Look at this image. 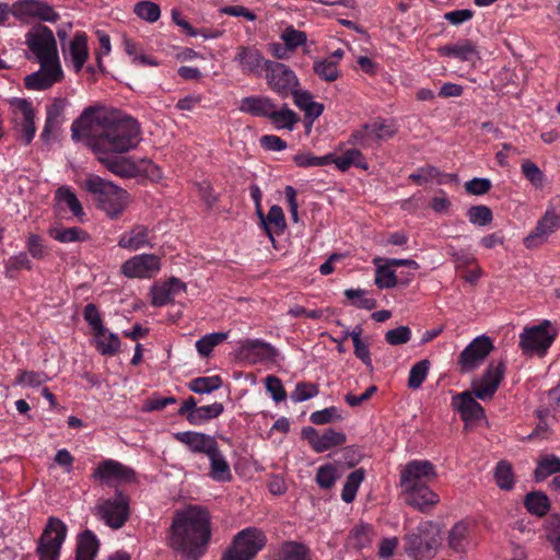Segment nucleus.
<instances>
[{"label": "nucleus", "instance_id": "603ef678", "mask_svg": "<svg viewBox=\"0 0 560 560\" xmlns=\"http://www.w3.org/2000/svg\"><path fill=\"white\" fill-rule=\"evenodd\" d=\"M339 478L340 474L337 467L331 464H326L317 469L315 480L322 489H329Z\"/></svg>", "mask_w": 560, "mask_h": 560}, {"label": "nucleus", "instance_id": "a878e982", "mask_svg": "<svg viewBox=\"0 0 560 560\" xmlns=\"http://www.w3.org/2000/svg\"><path fill=\"white\" fill-rule=\"evenodd\" d=\"M427 526L429 524L421 525L419 533H411L406 537V549L415 560H430L435 553L434 539L421 535Z\"/></svg>", "mask_w": 560, "mask_h": 560}, {"label": "nucleus", "instance_id": "f03ea898", "mask_svg": "<svg viewBox=\"0 0 560 560\" xmlns=\"http://www.w3.org/2000/svg\"><path fill=\"white\" fill-rule=\"evenodd\" d=\"M211 536L209 512L199 505H189L175 512L167 545L186 560H199L206 553Z\"/></svg>", "mask_w": 560, "mask_h": 560}, {"label": "nucleus", "instance_id": "1a4fd4ad", "mask_svg": "<svg viewBox=\"0 0 560 560\" xmlns=\"http://www.w3.org/2000/svg\"><path fill=\"white\" fill-rule=\"evenodd\" d=\"M94 514L107 526L118 529L129 516L128 498L118 492L114 498L101 500L94 508Z\"/></svg>", "mask_w": 560, "mask_h": 560}, {"label": "nucleus", "instance_id": "e2e57ef3", "mask_svg": "<svg viewBox=\"0 0 560 560\" xmlns=\"http://www.w3.org/2000/svg\"><path fill=\"white\" fill-rule=\"evenodd\" d=\"M468 219L470 223L485 226L492 221V212L486 206H475L468 210Z\"/></svg>", "mask_w": 560, "mask_h": 560}, {"label": "nucleus", "instance_id": "de8ad7c7", "mask_svg": "<svg viewBox=\"0 0 560 560\" xmlns=\"http://www.w3.org/2000/svg\"><path fill=\"white\" fill-rule=\"evenodd\" d=\"M526 509L537 516L545 515L549 510V499L542 492L528 493L524 502Z\"/></svg>", "mask_w": 560, "mask_h": 560}, {"label": "nucleus", "instance_id": "09e8293b", "mask_svg": "<svg viewBox=\"0 0 560 560\" xmlns=\"http://www.w3.org/2000/svg\"><path fill=\"white\" fill-rule=\"evenodd\" d=\"M494 480L499 488L503 490H511L514 486V474L511 465L501 460L497 464L494 469Z\"/></svg>", "mask_w": 560, "mask_h": 560}, {"label": "nucleus", "instance_id": "bb28decb", "mask_svg": "<svg viewBox=\"0 0 560 560\" xmlns=\"http://www.w3.org/2000/svg\"><path fill=\"white\" fill-rule=\"evenodd\" d=\"M174 438L176 441L185 444L192 453H201L206 456L218 446V442L213 436L200 432H177L174 434Z\"/></svg>", "mask_w": 560, "mask_h": 560}, {"label": "nucleus", "instance_id": "a211bd4d", "mask_svg": "<svg viewBox=\"0 0 560 560\" xmlns=\"http://www.w3.org/2000/svg\"><path fill=\"white\" fill-rule=\"evenodd\" d=\"M302 436L316 453H323L332 447L340 446L347 441L346 434L342 431L332 428L320 432L312 427H307L302 430Z\"/></svg>", "mask_w": 560, "mask_h": 560}, {"label": "nucleus", "instance_id": "774afa93", "mask_svg": "<svg viewBox=\"0 0 560 560\" xmlns=\"http://www.w3.org/2000/svg\"><path fill=\"white\" fill-rule=\"evenodd\" d=\"M318 394V388L314 384L298 383L295 389L291 394V399L294 402H302L315 397Z\"/></svg>", "mask_w": 560, "mask_h": 560}, {"label": "nucleus", "instance_id": "4468645a", "mask_svg": "<svg viewBox=\"0 0 560 560\" xmlns=\"http://www.w3.org/2000/svg\"><path fill=\"white\" fill-rule=\"evenodd\" d=\"M92 478L109 486H118L131 482L135 479V471L117 460L105 459L96 466Z\"/></svg>", "mask_w": 560, "mask_h": 560}, {"label": "nucleus", "instance_id": "a18cd8bd", "mask_svg": "<svg viewBox=\"0 0 560 560\" xmlns=\"http://www.w3.org/2000/svg\"><path fill=\"white\" fill-rule=\"evenodd\" d=\"M365 474L363 469H357L352 471L346 480L343 489L341 491V499L346 503H351L358 492V489L362 481L364 480Z\"/></svg>", "mask_w": 560, "mask_h": 560}, {"label": "nucleus", "instance_id": "aec40b11", "mask_svg": "<svg viewBox=\"0 0 560 560\" xmlns=\"http://www.w3.org/2000/svg\"><path fill=\"white\" fill-rule=\"evenodd\" d=\"M223 410L224 407L221 402L197 407L195 398L190 396L183 401L178 415L185 416L190 424L200 425L219 417Z\"/></svg>", "mask_w": 560, "mask_h": 560}, {"label": "nucleus", "instance_id": "69168bd1", "mask_svg": "<svg viewBox=\"0 0 560 560\" xmlns=\"http://www.w3.org/2000/svg\"><path fill=\"white\" fill-rule=\"evenodd\" d=\"M32 268V262L28 259L26 253H19L14 256H11L5 262V271L10 277H13V272H16L22 269L30 270Z\"/></svg>", "mask_w": 560, "mask_h": 560}, {"label": "nucleus", "instance_id": "864d4df0", "mask_svg": "<svg viewBox=\"0 0 560 560\" xmlns=\"http://www.w3.org/2000/svg\"><path fill=\"white\" fill-rule=\"evenodd\" d=\"M228 337L226 332H213L203 336L196 342V349L201 357H208L213 348L225 340Z\"/></svg>", "mask_w": 560, "mask_h": 560}, {"label": "nucleus", "instance_id": "052dcab7", "mask_svg": "<svg viewBox=\"0 0 560 560\" xmlns=\"http://www.w3.org/2000/svg\"><path fill=\"white\" fill-rule=\"evenodd\" d=\"M331 158L328 154L315 156L310 152L298 153L293 156L294 163L300 167L324 166L330 163Z\"/></svg>", "mask_w": 560, "mask_h": 560}, {"label": "nucleus", "instance_id": "4be33fe9", "mask_svg": "<svg viewBox=\"0 0 560 560\" xmlns=\"http://www.w3.org/2000/svg\"><path fill=\"white\" fill-rule=\"evenodd\" d=\"M240 355L252 364L260 362H276L279 351L270 343L260 339H247L240 346Z\"/></svg>", "mask_w": 560, "mask_h": 560}, {"label": "nucleus", "instance_id": "ea45409f", "mask_svg": "<svg viewBox=\"0 0 560 560\" xmlns=\"http://www.w3.org/2000/svg\"><path fill=\"white\" fill-rule=\"evenodd\" d=\"M373 264L375 265V284L380 289H390L396 287L397 277L392 267L385 262V258L375 257L373 259Z\"/></svg>", "mask_w": 560, "mask_h": 560}, {"label": "nucleus", "instance_id": "3c124183", "mask_svg": "<svg viewBox=\"0 0 560 560\" xmlns=\"http://www.w3.org/2000/svg\"><path fill=\"white\" fill-rule=\"evenodd\" d=\"M314 72L325 81H335L339 77V70L337 61L331 59H320L314 61L313 65Z\"/></svg>", "mask_w": 560, "mask_h": 560}, {"label": "nucleus", "instance_id": "9d476101", "mask_svg": "<svg viewBox=\"0 0 560 560\" xmlns=\"http://www.w3.org/2000/svg\"><path fill=\"white\" fill-rule=\"evenodd\" d=\"M397 131L390 120L375 119L354 131L349 142L362 148H371L374 143L390 139Z\"/></svg>", "mask_w": 560, "mask_h": 560}, {"label": "nucleus", "instance_id": "680f3d73", "mask_svg": "<svg viewBox=\"0 0 560 560\" xmlns=\"http://www.w3.org/2000/svg\"><path fill=\"white\" fill-rule=\"evenodd\" d=\"M62 106L59 103L52 104L47 109V117L42 137H47L49 132L56 129L61 124Z\"/></svg>", "mask_w": 560, "mask_h": 560}, {"label": "nucleus", "instance_id": "bf43d9fd", "mask_svg": "<svg viewBox=\"0 0 560 560\" xmlns=\"http://www.w3.org/2000/svg\"><path fill=\"white\" fill-rule=\"evenodd\" d=\"M346 298L352 302L353 305L373 310L376 306V301L374 299L366 296V291L362 289H347L345 291Z\"/></svg>", "mask_w": 560, "mask_h": 560}, {"label": "nucleus", "instance_id": "72a5a7b5", "mask_svg": "<svg viewBox=\"0 0 560 560\" xmlns=\"http://www.w3.org/2000/svg\"><path fill=\"white\" fill-rule=\"evenodd\" d=\"M294 104L304 112L305 117L312 121L318 118L324 110V105L313 101L311 93L296 89L292 94Z\"/></svg>", "mask_w": 560, "mask_h": 560}, {"label": "nucleus", "instance_id": "13d9d810", "mask_svg": "<svg viewBox=\"0 0 560 560\" xmlns=\"http://www.w3.org/2000/svg\"><path fill=\"white\" fill-rule=\"evenodd\" d=\"M521 170L527 180L536 188H541L545 184V175L540 168L532 161L522 162Z\"/></svg>", "mask_w": 560, "mask_h": 560}, {"label": "nucleus", "instance_id": "2eb2a0df", "mask_svg": "<svg viewBox=\"0 0 560 560\" xmlns=\"http://www.w3.org/2000/svg\"><path fill=\"white\" fill-rule=\"evenodd\" d=\"M493 346L489 337L475 338L460 353L458 365L462 372H470L477 369L492 350Z\"/></svg>", "mask_w": 560, "mask_h": 560}, {"label": "nucleus", "instance_id": "49530a36", "mask_svg": "<svg viewBox=\"0 0 560 560\" xmlns=\"http://www.w3.org/2000/svg\"><path fill=\"white\" fill-rule=\"evenodd\" d=\"M222 380L219 375L201 376L191 380L188 388L197 394H210L211 392L220 388Z\"/></svg>", "mask_w": 560, "mask_h": 560}, {"label": "nucleus", "instance_id": "cd10ccee", "mask_svg": "<svg viewBox=\"0 0 560 560\" xmlns=\"http://www.w3.org/2000/svg\"><path fill=\"white\" fill-rule=\"evenodd\" d=\"M452 406L465 422L478 421L485 418V410L469 392L460 393L453 397Z\"/></svg>", "mask_w": 560, "mask_h": 560}, {"label": "nucleus", "instance_id": "8fccbe9b", "mask_svg": "<svg viewBox=\"0 0 560 560\" xmlns=\"http://www.w3.org/2000/svg\"><path fill=\"white\" fill-rule=\"evenodd\" d=\"M372 537V528L369 525H357L350 533L348 546L362 549L370 545Z\"/></svg>", "mask_w": 560, "mask_h": 560}, {"label": "nucleus", "instance_id": "412c9836", "mask_svg": "<svg viewBox=\"0 0 560 560\" xmlns=\"http://www.w3.org/2000/svg\"><path fill=\"white\" fill-rule=\"evenodd\" d=\"M244 74L260 75L268 69L270 60L264 58L261 51L254 46H240L236 48L233 59Z\"/></svg>", "mask_w": 560, "mask_h": 560}, {"label": "nucleus", "instance_id": "f257e3e1", "mask_svg": "<svg viewBox=\"0 0 560 560\" xmlns=\"http://www.w3.org/2000/svg\"><path fill=\"white\" fill-rule=\"evenodd\" d=\"M71 132L75 141H86L97 154L125 153L140 141V127L129 116L112 115L97 120L81 116L72 124Z\"/></svg>", "mask_w": 560, "mask_h": 560}, {"label": "nucleus", "instance_id": "79ce46f5", "mask_svg": "<svg viewBox=\"0 0 560 560\" xmlns=\"http://www.w3.org/2000/svg\"><path fill=\"white\" fill-rule=\"evenodd\" d=\"M98 540L91 530H85L78 542L75 560H94Z\"/></svg>", "mask_w": 560, "mask_h": 560}, {"label": "nucleus", "instance_id": "7ed1b4c3", "mask_svg": "<svg viewBox=\"0 0 560 560\" xmlns=\"http://www.w3.org/2000/svg\"><path fill=\"white\" fill-rule=\"evenodd\" d=\"M436 476L434 466L429 460L415 459L400 470V487L406 503L425 511L439 502V495L428 483Z\"/></svg>", "mask_w": 560, "mask_h": 560}, {"label": "nucleus", "instance_id": "6e6552de", "mask_svg": "<svg viewBox=\"0 0 560 560\" xmlns=\"http://www.w3.org/2000/svg\"><path fill=\"white\" fill-rule=\"evenodd\" d=\"M557 332L551 329V323L544 320L537 326L527 327L520 335V347L527 355H544L556 339Z\"/></svg>", "mask_w": 560, "mask_h": 560}, {"label": "nucleus", "instance_id": "c85d7f7f", "mask_svg": "<svg viewBox=\"0 0 560 560\" xmlns=\"http://www.w3.org/2000/svg\"><path fill=\"white\" fill-rule=\"evenodd\" d=\"M475 525L467 521L457 522L448 534V546L456 552L466 551L474 545Z\"/></svg>", "mask_w": 560, "mask_h": 560}, {"label": "nucleus", "instance_id": "423d86ee", "mask_svg": "<svg viewBox=\"0 0 560 560\" xmlns=\"http://www.w3.org/2000/svg\"><path fill=\"white\" fill-rule=\"evenodd\" d=\"M25 44L36 61H60L55 35L47 26L34 25L25 35Z\"/></svg>", "mask_w": 560, "mask_h": 560}, {"label": "nucleus", "instance_id": "ddd939ff", "mask_svg": "<svg viewBox=\"0 0 560 560\" xmlns=\"http://www.w3.org/2000/svg\"><path fill=\"white\" fill-rule=\"evenodd\" d=\"M12 15L20 21L37 19L54 23L59 14L48 3L39 0H21L12 4Z\"/></svg>", "mask_w": 560, "mask_h": 560}, {"label": "nucleus", "instance_id": "39448f33", "mask_svg": "<svg viewBox=\"0 0 560 560\" xmlns=\"http://www.w3.org/2000/svg\"><path fill=\"white\" fill-rule=\"evenodd\" d=\"M265 534L255 528L248 527L241 530L232 544L222 553L221 560H253L266 545Z\"/></svg>", "mask_w": 560, "mask_h": 560}, {"label": "nucleus", "instance_id": "58836bf2", "mask_svg": "<svg viewBox=\"0 0 560 560\" xmlns=\"http://www.w3.org/2000/svg\"><path fill=\"white\" fill-rule=\"evenodd\" d=\"M96 349L103 355H114L120 348V340L116 334L103 327L94 332Z\"/></svg>", "mask_w": 560, "mask_h": 560}, {"label": "nucleus", "instance_id": "dca6fc26", "mask_svg": "<svg viewBox=\"0 0 560 560\" xmlns=\"http://www.w3.org/2000/svg\"><path fill=\"white\" fill-rule=\"evenodd\" d=\"M39 70L25 78V86L30 90H46L61 81L63 71L60 61H37Z\"/></svg>", "mask_w": 560, "mask_h": 560}, {"label": "nucleus", "instance_id": "7c9ffc66", "mask_svg": "<svg viewBox=\"0 0 560 560\" xmlns=\"http://www.w3.org/2000/svg\"><path fill=\"white\" fill-rule=\"evenodd\" d=\"M208 476L217 482H229L232 480V471L225 455L215 446L208 455Z\"/></svg>", "mask_w": 560, "mask_h": 560}, {"label": "nucleus", "instance_id": "e433bc0d", "mask_svg": "<svg viewBox=\"0 0 560 560\" xmlns=\"http://www.w3.org/2000/svg\"><path fill=\"white\" fill-rule=\"evenodd\" d=\"M55 199L61 208H68L80 222L83 221L85 213L81 202L69 187H59L56 190Z\"/></svg>", "mask_w": 560, "mask_h": 560}, {"label": "nucleus", "instance_id": "2f4dec72", "mask_svg": "<svg viewBox=\"0 0 560 560\" xmlns=\"http://www.w3.org/2000/svg\"><path fill=\"white\" fill-rule=\"evenodd\" d=\"M273 105L275 103L270 97L254 95L242 98L238 109L253 116L268 118Z\"/></svg>", "mask_w": 560, "mask_h": 560}, {"label": "nucleus", "instance_id": "6e6d98bb", "mask_svg": "<svg viewBox=\"0 0 560 560\" xmlns=\"http://www.w3.org/2000/svg\"><path fill=\"white\" fill-rule=\"evenodd\" d=\"M48 376L44 372L22 371L15 377V384L24 387H37L45 384Z\"/></svg>", "mask_w": 560, "mask_h": 560}, {"label": "nucleus", "instance_id": "c9c22d12", "mask_svg": "<svg viewBox=\"0 0 560 560\" xmlns=\"http://www.w3.org/2000/svg\"><path fill=\"white\" fill-rule=\"evenodd\" d=\"M258 215L270 238H272V233H282L287 226L283 210L277 205L269 209L266 217L262 211H259Z\"/></svg>", "mask_w": 560, "mask_h": 560}, {"label": "nucleus", "instance_id": "473e14b6", "mask_svg": "<svg viewBox=\"0 0 560 560\" xmlns=\"http://www.w3.org/2000/svg\"><path fill=\"white\" fill-rule=\"evenodd\" d=\"M439 52L462 61H474L479 58L477 46L469 39H460L454 44L445 45L439 49Z\"/></svg>", "mask_w": 560, "mask_h": 560}, {"label": "nucleus", "instance_id": "c756f323", "mask_svg": "<svg viewBox=\"0 0 560 560\" xmlns=\"http://www.w3.org/2000/svg\"><path fill=\"white\" fill-rule=\"evenodd\" d=\"M114 154L115 153L98 154V161L109 172L119 177L131 178L138 174L139 170L131 159Z\"/></svg>", "mask_w": 560, "mask_h": 560}, {"label": "nucleus", "instance_id": "4c0bfd02", "mask_svg": "<svg viewBox=\"0 0 560 560\" xmlns=\"http://www.w3.org/2000/svg\"><path fill=\"white\" fill-rule=\"evenodd\" d=\"M328 156L331 158L330 163H334L342 172L351 166H357L364 171L369 168L368 163L363 160L362 153L358 149H349L339 156L329 153Z\"/></svg>", "mask_w": 560, "mask_h": 560}, {"label": "nucleus", "instance_id": "f3484780", "mask_svg": "<svg viewBox=\"0 0 560 560\" xmlns=\"http://www.w3.org/2000/svg\"><path fill=\"white\" fill-rule=\"evenodd\" d=\"M13 120L25 144L31 143L35 136L34 109L30 102L22 98H13L11 102Z\"/></svg>", "mask_w": 560, "mask_h": 560}, {"label": "nucleus", "instance_id": "0eeeda50", "mask_svg": "<svg viewBox=\"0 0 560 560\" xmlns=\"http://www.w3.org/2000/svg\"><path fill=\"white\" fill-rule=\"evenodd\" d=\"M66 536V524L59 518L49 517L37 542L36 555L38 560H59Z\"/></svg>", "mask_w": 560, "mask_h": 560}, {"label": "nucleus", "instance_id": "b1692460", "mask_svg": "<svg viewBox=\"0 0 560 560\" xmlns=\"http://www.w3.org/2000/svg\"><path fill=\"white\" fill-rule=\"evenodd\" d=\"M152 231L144 224H135L120 234L118 246L129 252H137L143 248H152Z\"/></svg>", "mask_w": 560, "mask_h": 560}, {"label": "nucleus", "instance_id": "f704fd0d", "mask_svg": "<svg viewBox=\"0 0 560 560\" xmlns=\"http://www.w3.org/2000/svg\"><path fill=\"white\" fill-rule=\"evenodd\" d=\"M271 560H311V556L303 544L285 541L273 552Z\"/></svg>", "mask_w": 560, "mask_h": 560}, {"label": "nucleus", "instance_id": "5fc2aeb1", "mask_svg": "<svg viewBox=\"0 0 560 560\" xmlns=\"http://www.w3.org/2000/svg\"><path fill=\"white\" fill-rule=\"evenodd\" d=\"M430 368L429 360H421L409 371L408 386L412 389L419 388L428 376Z\"/></svg>", "mask_w": 560, "mask_h": 560}, {"label": "nucleus", "instance_id": "20e7f679", "mask_svg": "<svg viewBox=\"0 0 560 560\" xmlns=\"http://www.w3.org/2000/svg\"><path fill=\"white\" fill-rule=\"evenodd\" d=\"M84 188L93 196L97 207L110 219L118 218L129 203V195L121 187L97 175H89Z\"/></svg>", "mask_w": 560, "mask_h": 560}, {"label": "nucleus", "instance_id": "a19ab883", "mask_svg": "<svg viewBox=\"0 0 560 560\" xmlns=\"http://www.w3.org/2000/svg\"><path fill=\"white\" fill-rule=\"evenodd\" d=\"M268 119L277 129L293 130L295 124L299 121V116L287 105L277 109L275 104Z\"/></svg>", "mask_w": 560, "mask_h": 560}, {"label": "nucleus", "instance_id": "4d7b16f0", "mask_svg": "<svg viewBox=\"0 0 560 560\" xmlns=\"http://www.w3.org/2000/svg\"><path fill=\"white\" fill-rule=\"evenodd\" d=\"M133 11L138 18H140L149 23L156 22L161 15V10H160L159 5L151 1L138 2L135 5Z\"/></svg>", "mask_w": 560, "mask_h": 560}, {"label": "nucleus", "instance_id": "393cba45", "mask_svg": "<svg viewBox=\"0 0 560 560\" xmlns=\"http://www.w3.org/2000/svg\"><path fill=\"white\" fill-rule=\"evenodd\" d=\"M62 54L66 63H70L77 73L80 72L89 58L86 34L77 32L68 45L62 47Z\"/></svg>", "mask_w": 560, "mask_h": 560}, {"label": "nucleus", "instance_id": "f8f14e48", "mask_svg": "<svg viewBox=\"0 0 560 560\" xmlns=\"http://www.w3.org/2000/svg\"><path fill=\"white\" fill-rule=\"evenodd\" d=\"M560 228V206L551 203L544 217L537 222L535 230L524 238L527 248H534L547 241V238Z\"/></svg>", "mask_w": 560, "mask_h": 560}, {"label": "nucleus", "instance_id": "5701e85b", "mask_svg": "<svg viewBox=\"0 0 560 560\" xmlns=\"http://www.w3.org/2000/svg\"><path fill=\"white\" fill-rule=\"evenodd\" d=\"M503 363H491L482 377L472 384L475 397L481 400H489L493 397L498 386L503 377Z\"/></svg>", "mask_w": 560, "mask_h": 560}, {"label": "nucleus", "instance_id": "9b49d317", "mask_svg": "<svg viewBox=\"0 0 560 560\" xmlns=\"http://www.w3.org/2000/svg\"><path fill=\"white\" fill-rule=\"evenodd\" d=\"M266 72L268 86L283 98L291 95L300 84L295 73L283 63L271 61Z\"/></svg>", "mask_w": 560, "mask_h": 560}, {"label": "nucleus", "instance_id": "6ab92c4d", "mask_svg": "<svg viewBox=\"0 0 560 560\" xmlns=\"http://www.w3.org/2000/svg\"><path fill=\"white\" fill-rule=\"evenodd\" d=\"M161 269L160 258L153 254L136 255L121 265V272L128 278H152Z\"/></svg>", "mask_w": 560, "mask_h": 560}, {"label": "nucleus", "instance_id": "c03bdc74", "mask_svg": "<svg viewBox=\"0 0 560 560\" xmlns=\"http://www.w3.org/2000/svg\"><path fill=\"white\" fill-rule=\"evenodd\" d=\"M560 472V458L553 454L542 456L537 464L535 478L541 481L553 474Z\"/></svg>", "mask_w": 560, "mask_h": 560}, {"label": "nucleus", "instance_id": "0e129e2a", "mask_svg": "<svg viewBox=\"0 0 560 560\" xmlns=\"http://www.w3.org/2000/svg\"><path fill=\"white\" fill-rule=\"evenodd\" d=\"M411 339V329L408 326H399L385 334V340L390 346H400Z\"/></svg>", "mask_w": 560, "mask_h": 560}, {"label": "nucleus", "instance_id": "338daca9", "mask_svg": "<svg viewBox=\"0 0 560 560\" xmlns=\"http://www.w3.org/2000/svg\"><path fill=\"white\" fill-rule=\"evenodd\" d=\"M281 39L292 50L306 43V34L302 31L295 30L292 26L287 27L282 34Z\"/></svg>", "mask_w": 560, "mask_h": 560}, {"label": "nucleus", "instance_id": "37998d69", "mask_svg": "<svg viewBox=\"0 0 560 560\" xmlns=\"http://www.w3.org/2000/svg\"><path fill=\"white\" fill-rule=\"evenodd\" d=\"M49 235L60 243H72L79 241H85L88 234L80 228H65L61 225L54 226L49 230Z\"/></svg>", "mask_w": 560, "mask_h": 560}]
</instances>
